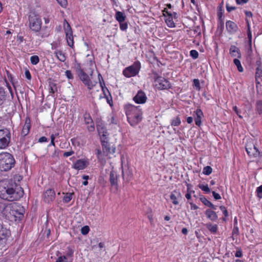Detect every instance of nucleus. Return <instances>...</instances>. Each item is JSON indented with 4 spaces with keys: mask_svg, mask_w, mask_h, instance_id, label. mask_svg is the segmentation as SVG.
Returning <instances> with one entry per match:
<instances>
[{
    "mask_svg": "<svg viewBox=\"0 0 262 262\" xmlns=\"http://www.w3.org/2000/svg\"><path fill=\"white\" fill-rule=\"evenodd\" d=\"M74 154V151L72 150H71L69 151L64 152L63 154V157H68L72 156Z\"/></svg>",
    "mask_w": 262,
    "mask_h": 262,
    "instance_id": "56",
    "label": "nucleus"
},
{
    "mask_svg": "<svg viewBox=\"0 0 262 262\" xmlns=\"http://www.w3.org/2000/svg\"><path fill=\"white\" fill-rule=\"evenodd\" d=\"M198 187L203 191L205 192L206 193H209L210 192V189L208 187V185H203V184H199Z\"/></svg>",
    "mask_w": 262,
    "mask_h": 262,
    "instance_id": "36",
    "label": "nucleus"
},
{
    "mask_svg": "<svg viewBox=\"0 0 262 262\" xmlns=\"http://www.w3.org/2000/svg\"><path fill=\"white\" fill-rule=\"evenodd\" d=\"M55 192L53 189H48L43 194L44 201L48 203L53 202L55 198Z\"/></svg>",
    "mask_w": 262,
    "mask_h": 262,
    "instance_id": "11",
    "label": "nucleus"
},
{
    "mask_svg": "<svg viewBox=\"0 0 262 262\" xmlns=\"http://www.w3.org/2000/svg\"><path fill=\"white\" fill-rule=\"evenodd\" d=\"M115 17L116 19L119 22V23H122L124 22L125 19V15L124 14V13L118 11L116 13Z\"/></svg>",
    "mask_w": 262,
    "mask_h": 262,
    "instance_id": "31",
    "label": "nucleus"
},
{
    "mask_svg": "<svg viewBox=\"0 0 262 262\" xmlns=\"http://www.w3.org/2000/svg\"><path fill=\"white\" fill-rule=\"evenodd\" d=\"M63 26H64V31L65 32V34H69L73 33L72 28L71 27L70 24L66 20H64L63 22Z\"/></svg>",
    "mask_w": 262,
    "mask_h": 262,
    "instance_id": "32",
    "label": "nucleus"
},
{
    "mask_svg": "<svg viewBox=\"0 0 262 262\" xmlns=\"http://www.w3.org/2000/svg\"><path fill=\"white\" fill-rule=\"evenodd\" d=\"M249 0H236V3L238 5H243L248 2Z\"/></svg>",
    "mask_w": 262,
    "mask_h": 262,
    "instance_id": "60",
    "label": "nucleus"
},
{
    "mask_svg": "<svg viewBox=\"0 0 262 262\" xmlns=\"http://www.w3.org/2000/svg\"><path fill=\"white\" fill-rule=\"evenodd\" d=\"M76 73L78 74V76L80 75L81 72H84V70L81 68L80 64L79 63L77 64L75 67Z\"/></svg>",
    "mask_w": 262,
    "mask_h": 262,
    "instance_id": "46",
    "label": "nucleus"
},
{
    "mask_svg": "<svg viewBox=\"0 0 262 262\" xmlns=\"http://www.w3.org/2000/svg\"><path fill=\"white\" fill-rule=\"evenodd\" d=\"M89 75L86 74L85 72H81V74L78 75L80 79L82 81L83 83L87 86L89 90H92L97 84V81H92V75L93 73V70L88 72Z\"/></svg>",
    "mask_w": 262,
    "mask_h": 262,
    "instance_id": "6",
    "label": "nucleus"
},
{
    "mask_svg": "<svg viewBox=\"0 0 262 262\" xmlns=\"http://www.w3.org/2000/svg\"><path fill=\"white\" fill-rule=\"evenodd\" d=\"M6 98L7 91L4 87L0 86V106L5 102Z\"/></svg>",
    "mask_w": 262,
    "mask_h": 262,
    "instance_id": "24",
    "label": "nucleus"
},
{
    "mask_svg": "<svg viewBox=\"0 0 262 262\" xmlns=\"http://www.w3.org/2000/svg\"><path fill=\"white\" fill-rule=\"evenodd\" d=\"M226 28L228 32L230 34H233L238 30V27L236 24L231 20H228L226 21Z\"/></svg>",
    "mask_w": 262,
    "mask_h": 262,
    "instance_id": "16",
    "label": "nucleus"
},
{
    "mask_svg": "<svg viewBox=\"0 0 262 262\" xmlns=\"http://www.w3.org/2000/svg\"><path fill=\"white\" fill-rule=\"evenodd\" d=\"M89 230H90L89 227L88 226H85L81 228V232L83 235H86L88 233V232H89Z\"/></svg>",
    "mask_w": 262,
    "mask_h": 262,
    "instance_id": "47",
    "label": "nucleus"
},
{
    "mask_svg": "<svg viewBox=\"0 0 262 262\" xmlns=\"http://www.w3.org/2000/svg\"><path fill=\"white\" fill-rule=\"evenodd\" d=\"M68 251L67 252V255L69 256H72L73 255L74 251L70 247H68Z\"/></svg>",
    "mask_w": 262,
    "mask_h": 262,
    "instance_id": "63",
    "label": "nucleus"
},
{
    "mask_svg": "<svg viewBox=\"0 0 262 262\" xmlns=\"http://www.w3.org/2000/svg\"><path fill=\"white\" fill-rule=\"evenodd\" d=\"M72 193H67L66 195L64 196L63 198V200L65 203H69L72 200Z\"/></svg>",
    "mask_w": 262,
    "mask_h": 262,
    "instance_id": "41",
    "label": "nucleus"
},
{
    "mask_svg": "<svg viewBox=\"0 0 262 262\" xmlns=\"http://www.w3.org/2000/svg\"><path fill=\"white\" fill-rule=\"evenodd\" d=\"M245 148L248 155L251 158H262V152L260 151L251 141L246 144Z\"/></svg>",
    "mask_w": 262,
    "mask_h": 262,
    "instance_id": "8",
    "label": "nucleus"
},
{
    "mask_svg": "<svg viewBox=\"0 0 262 262\" xmlns=\"http://www.w3.org/2000/svg\"><path fill=\"white\" fill-rule=\"evenodd\" d=\"M140 68V62L136 61L132 66L126 68L123 70V74L126 77L135 76L139 73Z\"/></svg>",
    "mask_w": 262,
    "mask_h": 262,
    "instance_id": "9",
    "label": "nucleus"
},
{
    "mask_svg": "<svg viewBox=\"0 0 262 262\" xmlns=\"http://www.w3.org/2000/svg\"><path fill=\"white\" fill-rule=\"evenodd\" d=\"M88 163L86 161L82 159L78 160L73 166V167L77 170H82L86 167Z\"/></svg>",
    "mask_w": 262,
    "mask_h": 262,
    "instance_id": "17",
    "label": "nucleus"
},
{
    "mask_svg": "<svg viewBox=\"0 0 262 262\" xmlns=\"http://www.w3.org/2000/svg\"><path fill=\"white\" fill-rule=\"evenodd\" d=\"M67 259V258L66 256H60L57 258L56 262H65Z\"/></svg>",
    "mask_w": 262,
    "mask_h": 262,
    "instance_id": "58",
    "label": "nucleus"
},
{
    "mask_svg": "<svg viewBox=\"0 0 262 262\" xmlns=\"http://www.w3.org/2000/svg\"><path fill=\"white\" fill-rule=\"evenodd\" d=\"M155 86L160 90H166L171 88V84L169 81L161 76H157L155 78Z\"/></svg>",
    "mask_w": 262,
    "mask_h": 262,
    "instance_id": "10",
    "label": "nucleus"
},
{
    "mask_svg": "<svg viewBox=\"0 0 262 262\" xmlns=\"http://www.w3.org/2000/svg\"><path fill=\"white\" fill-rule=\"evenodd\" d=\"M7 209V206L3 203L0 202V213L5 214V210Z\"/></svg>",
    "mask_w": 262,
    "mask_h": 262,
    "instance_id": "45",
    "label": "nucleus"
},
{
    "mask_svg": "<svg viewBox=\"0 0 262 262\" xmlns=\"http://www.w3.org/2000/svg\"><path fill=\"white\" fill-rule=\"evenodd\" d=\"M66 36L67 42L68 46H69L72 48H73L74 42V37H73V33H69L68 34H66Z\"/></svg>",
    "mask_w": 262,
    "mask_h": 262,
    "instance_id": "27",
    "label": "nucleus"
},
{
    "mask_svg": "<svg viewBox=\"0 0 262 262\" xmlns=\"http://www.w3.org/2000/svg\"><path fill=\"white\" fill-rule=\"evenodd\" d=\"M84 122L88 125V129L90 132H93L95 129L94 123L90 114L85 113L83 115Z\"/></svg>",
    "mask_w": 262,
    "mask_h": 262,
    "instance_id": "13",
    "label": "nucleus"
},
{
    "mask_svg": "<svg viewBox=\"0 0 262 262\" xmlns=\"http://www.w3.org/2000/svg\"><path fill=\"white\" fill-rule=\"evenodd\" d=\"M11 139L9 130L5 128L0 129V149H5L8 146Z\"/></svg>",
    "mask_w": 262,
    "mask_h": 262,
    "instance_id": "7",
    "label": "nucleus"
},
{
    "mask_svg": "<svg viewBox=\"0 0 262 262\" xmlns=\"http://www.w3.org/2000/svg\"><path fill=\"white\" fill-rule=\"evenodd\" d=\"M25 75L26 78H27L28 80H31V74L29 70H26V71L25 72Z\"/></svg>",
    "mask_w": 262,
    "mask_h": 262,
    "instance_id": "61",
    "label": "nucleus"
},
{
    "mask_svg": "<svg viewBox=\"0 0 262 262\" xmlns=\"http://www.w3.org/2000/svg\"><path fill=\"white\" fill-rule=\"evenodd\" d=\"M181 123V120L179 117L174 118L171 121V125L177 126H179Z\"/></svg>",
    "mask_w": 262,
    "mask_h": 262,
    "instance_id": "40",
    "label": "nucleus"
},
{
    "mask_svg": "<svg viewBox=\"0 0 262 262\" xmlns=\"http://www.w3.org/2000/svg\"><path fill=\"white\" fill-rule=\"evenodd\" d=\"M229 51L231 56L237 57L238 58H241L242 55L240 50L235 46H231L230 47Z\"/></svg>",
    "mask_w": 262,
    "mask_h": 262,
    "instance_id": "19",
    "label": "nucleus"
},
{
    "mask_svg": "<svg viewBox=\"0 0 262 262\" xmlns=\"http://www.w3.org/2000/svg\"><path fill=\"white\" fill-rule=\"evenodd\" d=\"M124 109L127 120L132 126L137 125L142 119V112L139 106H135L128 104L125 105Z\"/></svg>",
    "mask_w": 262,
    "mask_h": 262,
    "instance_id": "2",
    "label": "nucleus"
},
{
    "mask_svg": "<svg viewBox=\"0 0 262 262\" xmlns=\"http://www.w3.org/2000/svg\"><path fill=\"white\" fill-rule=\"evenodd\" d=\"M30 127H31V121H30V118L27 117L26 119L25 123L24 125L23 126L22 131H21V134L24 136H27L30 132Z\"/></svg>",
    "mask_w": 262,
    "mask_h": 262,
    "instance_id": "18",
    "label": "nucleus"
},
{
    "mask_svg": "<svg viewBox=\"0 0 262 262\" xmlns=\"http://www.w3.org/2000/svg\"><path fill=\"white\" fill-rule=\"evenodd\" d=\"M193 84L198 90L200 89V81L198 79H194L193 80Z\"/></svg>",
    "mask_w": 262,
    "mask_h": 262,
    "instance_id": "51",
    "label": "nucleus"
},
{
    "mask_svg": "<svg viewBox=\"0 0 262 262\" xmlns=\"http://www.w3.org/2000/svg\"><path fill=\"white\" fill-rule=\"evenodd\" d=\"M165 22L167 25L170 28H173L175 27V24L173 20L172 17H168L165 19Z\"/></svg>",
    "mask_w": 262,
    "mask_h": 262,
    "instance_id": "35",
    "label": "nucleus"
},
{
    "mask_svg": "<svg viewBox=\"0 0 262 262\" xmlns=\"http://www.w3.org/2000/svg\"><path fill=\"white\" fill-rule=\"evenodd\" d=\"M147 97L145 93L142 91H138L137 95L134 97V101L138 104L144 103L146 101Z\"/></svg>",
    "mask_w": 262,
    "mask_h": 262,
    "instance_id": "14",
    "label": "nucleus"
},
{
    "mask_svg": "<svg viewBox=\"0 0 262 262\" xmlns=\"http://www.w3.org/2000/svg\"><path fill=\"white\" fill-rule=\"evenodd\" d=\"M9 234V231L0 224V244L2 243L3 240L6 239Z\"/></svg>",
    "mask_w": 262,
    "mask_h": 262,
    "instance_id": "22",
    "label": "nucleus"
},
{
    "mask_svg": "<svg viewBox=\"0 0 262 262\" xmlns=\"http://www.w3.org/2000/svg\"><path fill=\"white\" fill-rule=\"evenodd\" d=\"M181 197V193L176 191L172 192L170 195V199L172 203L177 205L179 204L178 199Z\"/></svg>",
    "mask_w": 262,
    "mask_h": 262,
    "instance_id": "23",
    "label": "nucleus"
},
{
    "mask_svg": "<svg viewBox=\"0 0 262 262\" xmlns=\"http://www.w3.org/2000/svg\"><path fill=\"white\" fill-rule=\"evenodd\" d=\"M247 27H248V30H247V34H248V38L249 39V41H251L252 39V33L250 30V27L249 23H247Z\"/></svg>",
    "mask_w": 262,
    "mask_h": 262,
    "instance_id": "48",
    "label": "nucleus"
},
{
    "mask_svg": "<svg viewBox=\"0 0 262 262\" xmlns=\"http://www.w3.org/2000/svg\"><path fill=\"white\" fill-rule=\"evenodd\" d=\"M29 26L30 29L34 32H38L41 28L42 21L40 17L35 13H32L29 16Z\"/></svg>",
    "mask_w": 262,
    "mask_h": 262,
    "instance_id": "5",
    "label": "nucleus"
},
{
    "mask_svg": "<svg viewBox=\"0 0 262 262\" xmlns=\"http://www.w3.org/2000/svg\"><path fill=\"white\" fill-rule=\"evenodd\" d=\"M118 176L117 172L114 170H112L110 173L109 180L111 186L115 187L116 189H117L118 186Z\"/></svg>",
    "mask_w": 262,
    "mask_h": 262,
    "instance_id": "15",
    "label": "nucleus"
},
{
    "mask_svg": "<svg viewBox=\"0 0 262 262\" xmlns=\"http://www.w3.org/2000/svg\"><path fill=\"white\" fill-rule=\"evenodd\" d=\"M50 93H54L56 91H57V87L55 84L51 83L50 84Z\"/></svg>",
    "mask_w": 262,
    "mask_h": 262,
    "instance_id": "50",
    "label": "nucleus"
},
{
    "mask_svg": "<svg viewBox=\"0 0 262 262\" xmlns=\"http://www.w3.org/2000/svg\"><path fill=\"white\" fill-rule=\"evenodd\" d=\"M257 195L259 198H262V185L256 189Z\"/></svg>",
    "mask_w": 262,
    "mask_h": 262,
    "instance_id": "49",
    "label": "nucleus"
},
{
    "mask_svg": "<svg viewBox=\"0 0 262 262\" xmlns=\"http://www.w3.org/2000/svg\"><path fill=\"white\" fill-rule=\"evenodd\" d=\"M195 116L194 117L195 123L197 126H200L202 124L201 119H202V117L203 116V113L200 109H197L196 110V111L195 112Z\"/></svg>",
    "mask_w": 262,
    "mask_h": 262,
    "instance_id": "21",
    "label": "nucleus"
},
{
    "mask_svg": "<svg viewBox=\"0 0 262 262\" xmlns=\"http://www.w3.org/2000/svg\"><path fill=\"white\" fill-rule=\"evenodd\" d=\"M122 178L124 180L127 182H129L133 177V174L131 171L129 170H127L125 171L123 169L122 170Z\"/></svg>",
    "mask_w": 262,
    "mask_h": 262,
    "instance_id": "25",
    "label": "nucleus"
},
{
    "mask_svg": "<svg viewBox=\"0 0 262 262\" xmlns=\"http://www.w3.org/2000/svg\"><path fill=\"white\" fill-rule=\"evenodd\" d=\"M98 79L99 80L100 85L105 96V97L107 99V102L111 104L110 101H112V99H111V100L109 99V97L111 96L110 93L108 89L105 86L104 81L100 73L98 74Z\"/></svg>",
    "mask_w": 262,
    "mask_h": 262,
    "instance_id": "12",
    "label": "nucleus"
},
{
    "mask_svg": "<svg viewBox=\"0 0 262 262\" xmlns=\"http://www.w3.org/2000/svg\"><path fill=\"white\" fill-rule=\"evenodd\" d=\"M233 110L236 113V114H237V115H238V116L240 118H242L243 117L240 115V112H239L237 107L236 106H234L233 107Z\"/></svg>",
    "mask_w": 262,
    "mask_h": 262,
    "instance_id": "59",
    "label": "nucleus"
},
{
    "mask_svg": "<svg viewBox=\"0 0 262 262\" xmlns=\"http://www.w3.org/2000/svg\"><path fill=\"white\" fill-rule=\"evenodd\" d=\"M255 73V79L256 84H260L262 82V69L256 68Z\"/></svg>",
    "mask_w": 262,
    "mask_h": 262,
    "instance_id": "26",
    "label": "nucleus"
},
{
    "mask_svg": "<svg viewBox=\"0 0 262 262\" xmlns=\"http://www.w3.org/2000/svg\"><path fill=\"white\" fill-rule=\"evenodd\" d=\"M25 212L24 209L22 208L20 209L19 212H17L16 211V213L14 214L15 217L18 218L19 220H21L24 217V213Z\"/></svg>",
    "mask_w": 262,
    "mask_h": 262,
    "instance_id": "37",
    "label": "nucleus"
},
{
    "mask_svg": "<svg viewBox=\"0 0 262 262\" xmlns=\"http://www.w3.org/2000/svg\"><path fill=\"white\" fill-rule=\"evenodd\" d=\"M224 29V20H218L217 21V31H219L220 34H221L223 32Z\"/></svg>",
    "mask_w": 262,
    "mask_h": 262,
    "instance_id": "34",
    "label": "nucleus"
},
{
    "mask_svg": "<svg viewBox=\"0 0 262 262\" xmlns=\"http://www.w3.org/2000/svg\"><path fill=\"white\" fill-rule=\"evenodd\" d=\"M205 226L211 233L215 234L217 232L218 229L217 225H213L211 223H209L206 224Z\"/></svg>",
    "mask_w": 262,
    "mask_h": 262,
    "instance_id": "28",
    "label": "nucleus"
},
{
    "mask_svg": "<svg viewBox=\"0 0 262 262\" xmlns=\"http://www.w3.org/2000/svg\"><path fill=\"white\" fill-rule=\"evenodd\" d=\"M62 7H66L67 4V0H56Z\"/></svg>",
    "mask_w": 262,
    "mask_h": 262,
    "instance_id": "57",
    "label": "nucleus"
},
{
    "mask_svg": "<svg viewBox=\"0 0 262 262\" xmlns=\"http://www.w3.org/2000/svg\"><path fill=\"white\" fill-rule=\"evenodd\" d=\"M96 154L97 156V158L99 160L103 161V159L102 158V151L100 148H98L96 149Z\"/></svg>",
    "mask_w": 262,
    "mask_h": 262,
    "instance_id": "44",
    "label": "nucleus"
},
{
    "mask_svg": "<svg viewBox=\"0 0 262 262\" xmlns=\"http://www.w3.org/2000/svg\"><path fill=\"white\" fill-rule=\"evenodd\" d=\"M205 214L207 217L211 221L215 222L218 219L216 213L210 209H207L205 211Z\"/></svg>",
    "mask_w": 262,
    "mask_h": 262,
    "instance_id": "20",
    "label": "nucleus"
},
{
    "mask_svg": "<svg viewBox=\"0 0 262 262\" xmlns=\"http://www.w3.org/2000/svg\"><path fill=\"white\" fill-rule=\"evenodd\" d=\"M212 171V168L209 166H207L204 167L203 170V173L205 175H209Z\"/></svg>",
    "mask_w": 262,
    "mask_h": 262,
    "instance_id": "38",
    "label": "nucleus"
},
{
    "mask_svg": "<svg viewBox=\"0 0 262 262\" xmlns=\"http://www.w3.org/2000/svg\"><path fill=\"white\" fill-rule=\"evenodd\" d=\"M120 28L122 31L125 30L127 28V24L124 22L120 23Z\"/></svg>",
    "mask_w": 262,
    "mask_h": 262,
    "instance_id": "55",
    "label": "nucleus"
},
{
    "mask_svg": "<svg viewBox=\"0 0 262 262\" xmlns=\"http://www.w3.org/2000/svg\"><path fill=\"white\" fill-rule=\"evenodd\" d=\"M54 53L59 60L61 62H64L66 61V56L64 53H63L61 51L57 50Z\"/></svg>",
    "mask_w": 262,
    "mask_h": 262,
    "instance_id": "29",
    "label": "nucleus"
},
{
    "mask_svg": "<svg viewBox=\"0 0 262 262\" xmlns=\"http://www.w3.org/2000/svg\"><path fill=\"white\" fill-rule=\"evenodd\" d=\"M24 194L23 188L14 180H5L0 181V197L9 201H17Z\"/></svg>",
    "mask_w": 262,
    "mask_h": 262,
    "instance_id": "1",
    "label": "nucleus"
},
{
    "mask_svg": "<svg viewBox=\"0 0 262 262\" xmlns=\"http://www.w3.org/2000/svg\"><path fill=\"white\" fill-rule=\"evenodd\" d=\"M256 109L259 114H262V101H258L256 103Z\"/></svg>",
    "mask_w": 262,
    "mask_h": 262,
    "instance_id": "42",
    "label": "nucleus"
},
{
    "mask_svg": "<svg viewBox=\"0 0 262 262\" xmlns=\"http://www.w3.org/2000/svg\"><path fill=\"white\" fill-rule=\"evenodd\" d=\"M200 200L205 205L211 208L213 210H215L216 209V207L205 197L202 196L200 198Z\"/></svg>",
    "mask_w": 262,
    "mask_h": 262,
    "instance_id": "30",
    "label": "nucleus"
},
{
    "mask_svg": "<svg viewBox=\"0 0 262 262\" xmlns=\"http://www.w3.org/2000/svg\"><path fill=\"white\" fill-rule=\"evenodd\" d=\"M30 61L32 64H37L39 61V58L37 55L32 56L30 58Z\"/></svg>",
    "mask_w": 262,
    "mask_h": 262,
    "instance_id": "39",
    "label": "nucleus"
},
{
    "mask_svg": "<svg viewBox=\"0 0 262 262\" xmlns=\"http://www.w3.org/2000/svg\"><path fill=\"white\" fill-rule=\"evenodd\" d=\"M233 62H234V64L236 66L237 70L239 72H243L244 69H243V67L242 66L241 61L238 59L235 58L233 60Z\"/></svg>",
    "mask_w": 262,
    "mask_h": 262,
    "instance_id": "33",
    "label": "nucleus"
},
{
    "mask_svg": "<svg viewBox=\"0 0 262 262\" xmlns=\"http://www.w3.org/2000/svg\"><path fill=\"white\" fill-rule=\"evenodd\" d=\"M106 136L103 134L101 137V143L102 147L103 154L105 156L107 157L108 158H112L114 156V154L116 151V147L114 144L108 142L106 141Z\"/></svg>",
    "mask_w": 262,
    "mask_h": 262,
    "instance_id": "4",
    "label": "nucleus"
},
{
    "mask_svg": "<svg viewBox=\"0 0 262 262\" xmlns=\"http://www.w3.org/2000/svg\"><path fill=\"white\" fill-rule=\"evenodd\" d=\"M190 55L193 59H196L199 56L198 52L195 50L190 51Z\"/></svg>",
    "mask_w": 262,
    "mask_h": 262,
    "instance_id": "43",
    "label": "nucleus"
},
{
    "mask_svg": "<svg viewBox=\"0 0 262 262\" xmlns=\"http://www.w3.org/2000/svg\"><path fill=\"white\" fill-rule=\"evenodd\" d=\"M65 74L67 78L69 79H73V76L71 71L70 70H67L65 72Z\"/></svg>",
    "mask_w": 262,
    "mask_h": 262,
    "instance_id": "53",
    "label": "nucleus"
},
{
    "mask_svg": "<svg viewBox=\"0 0 262 262\" xmlns=\"http://www.w3.org/2000/svg\"><path fill=\"white\" fill-rule=\"evenodd\" d=\"M8 79L11 82L12 84L14 86V88H15V84L16 83V81H15V80L14 79V78L11 75H8Z\"/></svg>",
    "mask_w": 262,
    "mask_h": 262,
    "instance_id": "54",
    "label": "nucleus"
},
{
    "mask_svg": "<svg viewBox=\"0 0 262 262\" xmlns=\"http://www.w3.org/2000/svg\"><path fill=\"white\" fill-rule=\"evenodd\" d=\"M15 164V160L13 156L8 152H2L0 154V170L7 171L13 167Z\"/></svg>",
    "mask_w": 262,
    "mask_h": 262,
    "instance_id": "3",
    "label": "nucleus"
},
{
    "mask_svg": "<svg viewBox=\"0 0 262 262\" xmlns=\"http://www.w3.org/2000/svg\"><path fill=\"white\" fill-rule=\"evenodd\" d=\"M235 256L236 257H242L243 253H242V251L241 250L236 251V253L235 254Z\"/></svg>",
    "mask_w": 262,
    "mask_h": 262,
    "instance_id": "64",
    "label": "nucleus"
},
{
    "mask_svg": "<svg viewBox=\"0 0 262 262\" xmlns=\"http://www.w3.org/2000/svg\"><path fill=\"white\" fill-rule=\"evenodd\" d=\"M220 209L223 212V213L224 214L225 217H227L228 216V211L226 208V207L224 206H221L220 207Z\"/></svg>",
    "mask_w": 262,
    "mask_h": 262,
    "instance_id": "52",
    "label": "nucleus"
},
{
    "mask_svg": "<svg viewBox=\"0 0 262 262\" xmlns=\"http://www.w3.org/2000/svg\"><path fill=\"white\" fill-rule=\"evenodd\" d=\"M212 194H213V196L215 200H219V199H220L221 198V195H220V194L215 192V191H212Z\"/></svg>",
    "mask_w": 262,
    "mask_h": 262,
    "instance_id": "62",
    "label": "nucleus"
}]
</instances>
